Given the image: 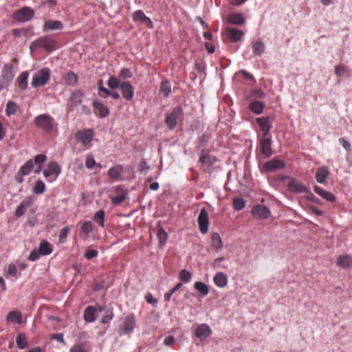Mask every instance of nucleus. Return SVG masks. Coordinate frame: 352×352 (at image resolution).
I'll return each mask as SVG.
<instances>
[{"mask_svg":"<svg viewBox=\"0 0 352 352\" xmlns=\"http://www.w3.org/2000/svg\"><path fill=\"white\" fill-rule=\"evenodd\" d=\"M54 118L48 114L44 113L36 116L34 119L35 126L46 133H50L54 129Z\"/></svg>","mask_w":352,"mask_h":352,"instance_id":"1","label":"nucleus"},{"mask_svg":"<svg viewBox=\"0 0 352 352\" xmlns=\"http://www.w3.org/2000/svg\"><path fill=\"white\" fill-rule=\"evenodd\" d=\"M51 78V70L48 67H43L35 73L32 79L31 85L38 88L46 85Z\"/></svg>","mask_w":352,"mask_h":352,"instance_id":"2","label":"nucleus"},{"mask_svg":"<svg viewBox=\"0 0 352 352\" xmlns=\"http://www.w3.org/2000/svg\"><path fill=\"white\" fill-rule=\"evenodd\" d=\"M14 76V66L11 63L4 65L0 76V90L7 89Z\"/></svg>","mask_w":352,"mask_h":352,"instance_id":"3","label":"nucleus"},{"mask_svg":"<svg viewBox=\"0 0 352 352\" xmlns=\"http://www.w3.org/2000/svg\"><path fill=\"white\" fill-rule=\"evenodd\" d=\"M34 14L35 12L32 8L24 6L14 12L13 19L21 23H25L31 20L34 17Z\"/></svg>","mask_w":352,"mask_h":352,"instance_id":"4","label":"nucleus"},{"mask_svg":"<svg viewBox=\"0 0 352 352\" xmlns=\"http://www.w3.org/2000/svg\"><path fill=\"white\" fill-rule=\"evenodd\" d=\"M136 327L135 318L133 314L127 315L122 320L119 329L120 335L131 334Z\"/></svg>","mask_w":352,"mask_h":352,"instance_id":"5","label":"nucleus"},{"mask_svg":"<svg viewBox=\"0 0 352 352\" xmlns=\"http://www.w3.org/2000/svg\"><path fill=\"white\" fill-rule=\"evenodd\" d=\"M61 173V168L57 162H52L47 164V168L43 170V175L50 182H54Z\"/></svg>","mask_w":352,"mask_h":352,"instance_id":"6","label":"nucleus"},{"mask_svg":"<svg viewBox=\"0 0 352 352\" xmlns=\"http://www.w3.org/2000/svg\"><path fill=\"white\" fill-rule=\"evenodd\" d=\"M38 47H43L48 51H52L55 49V43L47 37H42L33 41L30 46L32 51Z\"/></svg>","mask_w":352,"mask_h":352,"instance_id":"7","label":"nucleus"},{"mask_svg":"<svg viewBox=\"0 0 352 352\" xmlns=\"http://www.w3.org/2000/svg\"><path fill=\"white\" fill-rule=\"evenodd\" d=\"M285 164L283 161L273 158L263 164L262 170L266 173H272L285 168Z\"/></svg>","mask_w":352,"mask_h":352,"instance_id":"8","label":"nucleus"},{"mask_svg":"<svg viewBox=\"0 0 352 352\" xmlns=\"http://www.w3.org/2000/svg\"><path fill=\"white\" fill-rule=\"evenodd\" d=\"M75 138L83 146H87L93 140L94 132L91 129L79 130L76 132Z\"/></svg>","mask_w":352,"mask_h":352,"instance_id":"9","label":"nucleus"},{"mask_svg":"<svg viewBox=\"0 0 352 352\" xmlns=\"http://www.w3.org/2000/svg\"><path fill=\"white\" fill-rule=\"evenodd\" d=\"M182 113V108L177 107L166 116L165 123L170 130H173L177 124V119Z\"/></svg>","mask_w":352,"mask_h":352,"instance_id":"10","label":"nucleus"},{"mask_svg":"<svg viewBox=\"0 0 352 352\" xmlns=\"http://www.w3.org/2000/svg\"><path fill=\"white\" fill-rule=\"evenodd\" d=\"M253 217L260 219H267L271 214L270 210L266 206L256 204L251 210Z\"/></svg>","mask_w":352,"mask_h":352,"instance_id":"11","label":"nucleus"},{"mask_svg":"<svg viewBox=\"0 0 352 352\" xmlns=\"http://www.w3.org/2000/svg\"><path fill=\"white\" fill-rule=\"evenodd\" d=\"M261 152L266 157H270L273 154L272 148V136H265L260 138Z\"/></svg>","mask_w":352,"mask_h":352,"instance_id":"12","label":"nucleus"},{"mask_svg":"<svg viewBox=\"0 0 352 352\" xmlns=\"http://www.w3.org/2000/svg\"><path fill=\"white\" fill-rule=\"evenodd\" d=\"M198 224L199 230L202 234H206L208 231L209 218L206 208H202L198 216Z\"/></svg>","mask_w":352,"mask_h":352,"instance_id":"13","label":"nucleus"},{"mask_svg":"<svg viewBox=\"0 0 352 352\" xmlns=\"http://www.w3.org/2000/svg\"><path fill=\"white\" fill-rule=\"evenodd\" d=\"M83 96V93L80 90L73 91L69 98L70 102L67 104V111L69 112L73 111L75 107L81 103Z\"/></svg>","mask_w":352,"mask_h":352,"instance_id":"14","label":"nucleus"},{"mask_svg":"<svg viewBox=\"0 0 352 352\" xmlns=\"http://www.w3.org/2000/svg\"><path fill=\"white\" fill-rule=\"evenodd\" d=\"M225 35L230 42L236 43L243 38L244 32L235 28H227L225 30Z\"/></svg>","mask_w":352,"mask_h":352,"instance_id":"15","label":"nucleus"},{"mask_svg":"<svg viewBox=\"0 0 352 352\" xmlns=\"http://www.w3.org/2000/svg\"><path fill=\"white\" fill-rule=\"evenodd\" d=\"M256 121L260 127L261 132L262 133V137L270 136L269 133L272 127V125L270 122V118L268 116L259 117L256 118Z\"/></svg>","mask_w":352,"mask_h":352,"instance_id":"16","label":"nucleus"},{"mask_svg":"<svg viewBox=\"0 0 352 352\" xmlns=\"http://www.w3.org/2000/svg\"><path fill=\"white\" fill-rule=\"evenodd\" d=\"M212 334V329L207 324H199L195 331V336L201 341L206 340Z\"/></svg>","mask_w":352,"mask_h":352,"instance_id":"17","label":"nucleus"},{"mask_svg":"<svg viewBox=\"0 0 352 352\" xmlns=\"http://www.w3.org/2000/svg\"><path fill=\"white\" fill-rule=\"evenodd\" d=\"M133 21L134 22H140V23L145 25L148 28H153V23L150 18L146 16L144 12L141 10H136L133 14Z\"/></svg>","mask_w":352,"mask_h":352,"instance_id":"18","label":"nucleus"},{"mask_svg":"<svg viewBox=\"0 0 352 352\" xmlns=\"http://www.w3.org/2000/svg\"><path fill=\"white\" fill-rule=\"evenodd\" d=\"M116 195L111 197V203L113 205H119L122 203L127 195V192L124 187L122 185L118 186L115 188Z\"/></svg>","mask_w":352,"mask_h":352,"instance_id":"19","label":"nucleus"},{"mask_svg":"<svg viewBox=\"0 0 352 352\" xmlns=\"http://www.w3.org/2000/svg\"><path fill=\"white\" fill-rule=\"evenodd\" d=\"M34 202V198L32 197H25L19 205L15 210V215L17 217H22L28 208L31 206Z\"/></svg>","mask_w":352,"mask_h":352,"instance_id":"20","label":"nucleus"},{"mask_svg":"<svg viewBox=\"0 0 352 352\" xmlns=\"http://www.w3.org/2000/svg\"><path fill=\"white\" fill-rule=\"evenodd\" d=\"M217 162V158L214 155H211L208 153L202 151L199 158V162L201 163L204 170H207L210 166H212Z\"/></svg>","mask_w":352,"mask_h":352,"instance_id":"21","label":"nucleus"},{"mask_svg":"<svg viewBox=\"0 0 352 352\" xmlns=\"http://www.w3.org/2000/svg\"><path fill=\"white\" fill-rule=\"evenodd\" d=\"M120 89L122 91V95L124 99L126 100H131L133 99L134 96V89L129 82H122Z\"/></svg>","mask_w":352,"mask_h":352,"instance_id":"22","label":"nucleus"},{"mask_svg":"<svg viewBox=\"0 0 352 352\" xmlns=\"http://www.w3.org/2000/svg\"><path fill=\"white\" fill-rule=\"evenodd\" d=\"M226 21L232 25H240L245 23V19L241 13H231L226 16Z\"/></svg>","mask_w":352,"mask_h":352,"instance_id":"23","label":"nucleus"},{"mask_svg":"<svg viewBox=\"0 0 352 352\" xmlns=\"http://www.w3.org/2000/svg\"><path fill=\"white\" fill-rule=\"evenodd\" d=\"M287 188L290 192L294 193L306 192L308 190L304 184L295 179H292L289 182Z\"/></svg>","mask_w":352,"mask_h":352,"instance_id":"24","label":"nucleus"},{"mask_svg":"<svg viewBox=\"0 0 352 352\" xmlns=\"http://www.w3.org/2000/svg\"><path fill=\"white\" fill-rule=\"evenodd\" d=\"M329 174V168L327 166H320L316 170V179L318 183L324 184Z\"/></svg>","mask_w":352,"mask_h":352,"instance_id":"25","label":"nucleus"},{"mask_svg":"<svg viewBox=\"0 0 352 352\" xmlns=\"http://www.w3.org/2000/svg\"><path fill=\"white\" fill-rule=\"evenodd\" d=\"M314 192L322 197L323 199H326L328 201L333 202L336 201L335 195L331 192L325 190L324 188L315 186L314 188Z\"/></svg>","mask_w":352,"mask_h":352,"instance_id":"26","label":"nucleus"},{"mask_svg":"<svg viewBox=\"0 0 352 352\" xmlns=\"http://www.w3.org/2000/svg\"><path fill=\"white\" fill-rule=\"evenodd\" d=\"M252 48L254 56H261L265 52V46L264 43L258 39L252 43Z\"/></svg>","mask_w":352,"mask_h":352,"instance_id":"27","label":"nucleus"},{"mask_svg":"<svg viewBox=\"0 0 352 352\" xmlns=\"http://www.w3.org/2000/svg\"><path fill=\"white\" fill-rule=\"evenodd\" d=\"M97 312V309L93 306H88L85 308L84 311V320L87 322H93L96 320V313Z\"/></svg>","mask_w":352,"mask_h":352,"instance_id":"28","label":"nucleus"},{"mask_svg":"<svg viewBox=\"0 0 352 352\" xmlns=\"http://www.w3.org/2000/svg\"><path fill=\"white\" fill-rule=\"evenodd\" d=\"M93 107L99 113V117L106 118L109 114V109L99 100L93 101Z\"/></svg>","mask_w":352,"mask_h":352,"instance_id":"29","label":"nucleus"},{"mask_svg":"<svg viewBox=\"0 0 352 352\" xmlns=\"http://www.w3.org/2000/svg\"><path fill=\"white\" fill-rule=\"evenodd\" d=\"M122 170V166L121 165H117L109 170L108 176L113 180L118 181L120 179Z\"/></svg>","mask_w":352,"mask_h":352,"instance_id":"30","label":"nucleus"},{"mask_svg":"<svg viewBox=\"0 0 352 352\" xmlns=\"http://www.w3.org/2000/svg\"><path fill=\"white\" fill-rule=\"evenodd\" d=\"M42 256L50 255L52 251V245L46 240H43L40 244L38 250Z\"/></svg>","mask_w":352,"mask_h":352,"instance_id":"31","label":"nucleus"},{"mask_svg":"<svg viewBox=\"0 0 352 352\" xmlns=\"http://www.w3.org/2000/svg\"><path fill=\"white\" fill-rule=\"evenodd\" d=\"M63 25L62 23L59 21H51L49 20L46 21L43 25V31L47 30H62Z\"/></svg>","mask_w":352,"mask_h":352,"instance_id":"32","label":"nucleus"},{"mask_svg":"<svg viewBox=\"0 0 352 352\" xmlns=\"http://www.w3.org/2000/svg\"><path fill=\"white\" fill-rule=\"evenodd\" d=\"M94 230V225L90 221H84L80 226V232L85 235L84 239L89 237Z\"/></svg>","mask_w":352,"mask_h":352,"instance_id":"33","label":"nucleus"},{"mask_svg":"<svg viewBox=\"0 0 352 352\" xmlns=\"http://www.w3.org/2000/svg\"><path fill=\"white\" fill-rule=\"evenodd\" d=\"M34 162L32 160H28L18 171V175L23 177L29 175L33 169Z\"/></svg>","mask_w":352,"mask_h":352,"instance_id":"34","label":"nucleus"},{"mask_svg":"<svg viewBox=\"0 0 352 352\" xmlns=\"http://www.w3.org/2000/svg\"><path fill=\"white\" fill-rule=\"evenodd\" d=\"M337 265L343 268H348L352 265V256L350 255H342L338 256Z\"/></svg>","mask_w":352,"mask_h":352,"instance_id":"35","label":"nucleus"},{"mask_svg":"<svg viewBox=\"0 0 352 352\" xmlns=\"http://www.w3.org/2000/svg\"><path fill=\"white\" fill-rule=\"evenodd\" d=\"M213 280L214 284L221 288L224 287L228 283L227 276L223 272H217Z\"/></svg>","mask_w":352,"mask_h":352,"instance_id":"36","label":"nucleus"},{"mask_svg":"<svg viewBox=\"0 0 352 352\" xmlns=\"http://www.w3.org/2000/svg\"><path fill=\"white\" fill-rule=\"evenodd\" d=\"M212 246L216 252H219L223 248V241L220 235L217 232H214L211 236Z\"/></svg>","mask_w":352,"mask_h":352,"instance_id":"37","label":"nucleus"},{"mask_svg":"<svg viewBox=\"0 0 352 352\" xmlns=\"http://www.w3.org/2000/svg\"><path fill=\"white\" fill-rule=\"evenodd\" d=\"M264 104L258 100H254L249 104V108L251 111L255 114H261L263 111Z\"/></svg>","mask_w":352,"mask_h":352,"instance_id":"38","label":"nucleus"},{"mask_svg":"<svg viewBox=\"0 0 352 352\" xmlns=\"http://www.w3.org/2000/svg\"><path fill=\"white\" fill-rule=\"evenodd\" d=\"M29 73L27 71L23 72L18 77L17 82L21 89L25 90L28 86V78Z\"/></svg>","mask_w":352,"mask_h":352,"instance_id":"39","label":"nucleus"},{"mask_svg":"<svg viewBox=\"0 0 352 352\" xmlns=\"http://www.w3.org/2000/svg\"><path fill=\"white\" fill-rule=\"evenodd\" d=\"M171 93L170 82L166 80H162L160 85V94H162L164 97H168Z\"/></svg>","mask_w":352,"mask_h":352,"instance_id":"40","label":"nucleus"},{"mask_svg":"<svg viewBox=\"0 0 352 352\" xmlns=\"http://www.w3.org/2000/svg\"><path fill=\"white\" fill-rule=\"evenodd\" d=\"M7 320L10 322L21 324L22 323V316L21 314L17 311H12L8 313Z\"/></svg>","mask_w":352,"mask_h":352,"instance_id":"41","label":"nucleus"},{"mask_svg":"<svg viewBox=\"0 0 352 352\" xmlns=\"http://www.w3.org/2000/svg\"><path fill=\"white\" fill-rule=\"evenodd\" d=\"M195 289L200 293L201 296H206L209 293L208 286L203 282L197 281L195 283Z\"/></svg>","mask_w":352,"mask_h":352,"instance_id":"42","label":"nucleus"},{"mask_svg":"<svg viewBox=\"0 0 352 352\" xmlns=\"http://www.w3.org/2000/svg\"><path fill=\"white\" fill-rule=\"evenodd\" d=\"M17 347L20 349H24L28 346V340L24 333H19L16 338Z\"/></svg>","mask_w":352,"mask_h":352,"instance_id":"43","label":"nucleus"},{"mask_svg":"<svg viewBox=\"0 0 352 352\" xmlns=\"http://www.w3.org/2000/svg\"><path fill=\"white\" fill-rule=\"evenodd\" d=\"M72 229V226H67L62 228L60 231L58 239L60 243H65L67 241V237Z\"/></svg>","mask_w":352,"mask_h":352,"instance_id":"44","label":"nucleus"},{"mask_svg":"<svg viewBox=\"0 0 352 352\" xmlns=\"http://www.w3.org/2000/svg\"><path fill=\"white\" fill-rule=\"evenodd\" d=\"M157 239L159 240L160 245L161 246H163L167 241V238H168L167 233L166 232V231L164 230V229L162 227H160L157 230Z\"/></svg>","mask_w":352,"mask_h":352,"instance_id":"45","label":"nucleus"},{"mask_svg":"<svg viewBox=\"0 0 352 352\" xmlns=\"http://www.w3.org/2000/svg\"><path fill=\"white\" fill-rule=\"evenodd\" d=\"M104 211L102 210H100L94 216V221L96 223H98L100 227H104Z\"/></svg>","mask_w":352,"mask_h":352,"instance_id":"46","label":"nucleus"},{"mask_svg":"<svg viewBox=\"0 0 352 352\" xmlns=\"http://www.w3.org/2000/svg\"><path fill=\"white\" fill-rule=\"evenodd\" d=\"M122 82L120 81V78L115 76H111L107 81V85L111 89H116L121 87Z\"/></svg>","mask_w":352,"mask_h":352,"instance_id":"47","label":"nucleus"},{"mask_svg":"<svg viewBox=\"0 0 352 352\" xmlns=\"http://www.w3.org/2000/svg\"><path fill=\"white\" fill-rule=\"evenodd\" d=\"M179 279L181 280V283H182L184 284V283H188L191 278H192V274L190 272H189L188 271L186 270H182L180 272H179Z\"/></svg>","mask_w":352,"mask_h":352,"instance_id":"48","label":"nucleus"},{"mask_svg":"<svg viewBox=\"0 0 352 352\" xmlns=\"http://www.w3.org/2000/svg\"><path fill=\"white\" fill-rule=\"evenodd\" d=\"M233 207L236 210H241L245 206V201L243 198L237 197L234 198L232 200Z\"/></svg>","mask_w":352,"mask_h":352,"instance_id":"49","label":"nucleus"},{"mask_svg":"<svg viewBox=\"0 0 352 352\" xmlns=\"http://www.w3.org/2000/svg\"><path fill=\"white\" fill-rule=\"evenodd\" d=\"M17 105L12 101L8 102L6 104V113L8 116L14 114L17 110Z\"/></svg>","mask_w":352,"mask_h":352,"instance_id":"50","label":"nucleus"},{"mask_svg":"<svg viewBox=\"0 0 352 352\" xmlns=\"http://www.w3.org/2000/svg\"><path fill=\"white\" fill-rule=\"evenodd\" d=\"M45 190V183L42 180H38L35 183L33 191L35 194H43Z\"/></svg>","mask_w":352,"mask_h":352,"instance_id":"51","label":"nucleus"},{"mask_svg":"<svg viewBox=\"0 0 352 352\" xmlns=\"http://www.w3.org/2000/svg\"><path fill=\"white\" fill-rule=\"evenodd\" d=\"M85 166L89 169L93 168L95 166L99 167L100 168H102V166L100 164H97L94 157L91 155L87 156L85 160Z\"/></svg>","mask_w":352,"mask_h":352,"instance_id":"52","label":"nucleus"},{"mask_svg":"<svg viewBox=\"0 0 352 352\" xmlns=\"http://www.w3.org/2000/svg\"><path fill=\"white\" fill-rule=\"evenodd\" d=\"M46 160L47 157L43 154H39L35 156L34 163L38 165V170H36L35 172H38L41 170V164L45 162Z\"/></svg>","mask_w":352,"mask_h":352,"instance_id":"53","label":"nucleus"},{"mask_svg":"<svg viewBox=\"0 0 352 352\" xmlns=\"http://www.w3.org/2000/svg\"><path fill=\"white\" fill-rule=\"evenodd\" d=\"M65 80L68 85H74L78 81V76L74 72H69L65 76Z\"/></svg>","mask_w":352,"mask_h":352,"instance_id":"54","label":"nucleus"},{"mask_svg":"<svg viewBox=\"0 0 352 352\" xmlns=\"http://www.w3.org/2000/svg\"><path fill=\"white\" fill-rule=\"evenodd\" d=\"M113 312L111 309L106 311V315L104 316L101 319V323L107 324L109 323L113 318Z\"/></svg>","mask_w":352,"mask_h":352,"instance_id":"55","label":"nucleus"},{"mask_svg":"<svg viewBox=\"0 0 352 352\" xmlns=\"http://www.w3.org/2000/svg\"><path fill=\"white\" fill-rule=\"evenodd\" d=\"M182 286V283H177L169 292L164 294V300L169 301L173 294Z\"/></svg>","mask_w":352,"mask_h":352,"instance_id":"56","label":"nucleus"},{"mask_svg":"<svg viewBox=\"0 0 352 352\" xmlns=\"http://www.w3.org/2000/svg\"><path fill=\"white\" fill-rule=\"evenodd\" d=\"M42 256L38 250H33L29 254L28 259L31 261L38 260Z\"/></svg>","mask_w":352,"mask_h":352,"instance_id":"57","label":"nucleus"},{"mask_svg":"<svg viewBox=\"0 0 352 352\" xmlns=\"http://www.w3.org/2000/svg\"><path fill=\"white\" fill-rule=\"evenodd\" d=\"M119 77L124 79L131 78L132 74L131 70L127 68L122 69L119 73Z\"/></svg>","mask_w":352,"mask_h":352,"instance_id":"58","label":"nucleus"},{"mask_svg":"<svg viewBox=\"0 0 352 352\" xmlns=\"http://www.w3.org/2000/svg\"><path fill=\"white\" fill-rule=\"evenodd\" d=\"M346 72V66L343 65H338L335 68V74L337 76L341 77Z\"/></svg>","mask_w":352,"mask_h":352,"instance_id":"59","label":"nucleus"},{"mask_svg":"<svg viewBox=\"0 0 352 352\" xmlns=\"http://www.w3.org/2000/svg\"><path fill=\"white\" fill-rule=\"evenodd\" d=\"M98 255V252L96 250H89L85 253V257L88 259L91 260Z\"/></svg>","mask_w":352,"mask_h":352,"instance_id":"60","label":"nucleus"},{"mask_svg":"<svg viewBox=\"0 0 352 352\" xmlns=\"http://www.w3.org/2000/svg\"><path fill=\"white\" fill-rule=\"evenodd\" d=\"M27 31L23 28H15L12 30V34L14 37H20L25 34Z\"/></svg>","mask_w":352,"mask_h":352,"instance_id":"61","label":"nucleus"},{"mask_svg":"<svg viewBox=\"0 0 352 352\" xmlns=\"http://www.w3.org/2000/svg\"><path fill=\"white\" fill-rule=\"evenodd\" d=\"M338 141L347 152L351 151V144L344 138H340Z\"/></svg>","mask_w":352,"mask_h":352,"instance_id":"62","label":"nucleus"},{"mask_svg":"<svg viewBox=\"0 0 352 352\" xmlns=\"http://www.w3.org/2000/svg\"><path fill=\"white\" fill-rule=\"evenodd\" d=\"M149 168L150 167L148 165L146 161L145 160H142L140 164V172L146 173Z\"/></svg>","mask_w":352,"mask_h":352,"instance_id":"63","label":"nucleus"},{"mask_svg":"<svg viewBox=\"0 0 352 352\" xmlns=\"http://www.w3.org/2000/svg\"><path fill=\"white\" fill-rule=\"evenodd\" d=\"M70 352H87L82 344H75L70 349Z\"/></svg>","mask_w":352,"mask_h":352,"instance_id":"64","label":"nucleus"}]
</instances>
